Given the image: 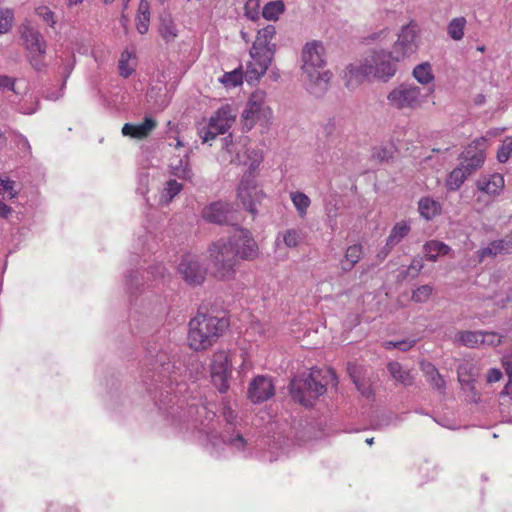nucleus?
Wrapping results in <instances>:
<instances>
[{
	"label": "nucleus",
	"instance_id": "f257e3e1",
	"mask_svg": "<svg viewBox=\"0 0 512 512\" xmlns=\"http://www.w3.org/2000/svg\"><path fill=\"white\" fill-rule=\"evenodd\" d=\"M142 381L150 393H154V399L160 410H164L167 416H171L172 424L180 432L189 429L190 423L194 428L200 424V420L204 415H198L195 409L189 412L191 406H205L200 403H187V407L180 405L179 399L173 402V398H169V407H166L165 401L162 399L164 389L166 397L170 393H174V397L184 396L188 386L187 382H194L198 376L203 373V365L190 358L189 366L184 369V361L180 354L179 348L172 343L153 342L149 343L146 348V354L143 363Z\"/></svg>",
	"mask_w": 512,
	"mask_h": 512
},
{
	"label": "nucleus",
	"instance_id": "f03ea898",
	"mask_svg": "<svg viewBox=\"0 0 512 512\" xmlns=\"http://www.w3.org/2000/svg\"><path fill=\"white\" fill-rule=\"evenodd\" d=\"M208 252L215 277L225 280L233 275L238 258L254 260L258 257L259 249L251 232L239 228L234 231L228 241L221 239L214 242Z\"/></svg>",
	"mask_w": 512,
	"mask_h": 512
},
{
	"label": "nucleus",
	"instance_id": "7ed1b4c3",
	"mask_svg": "<svg viewBox=\"0 0 512 512\" xmlns=\"http://www.w3.org/2000/svg\"><path fill=\"white\" fill-rule=\"evenodd\" d=\"M193 409L198 415H204L197 428L206 435L208 443L216 454L220 455L224 447L243 455L250 452L252 442L236 430L237 415L229 403H225L222 408V415L227 425L224 435H218L216 431L214 424L216 414L212 409L208 406H191L189 412L192 413Z\"/></svg>",
	"mask_w": 512,
	"mask_h": 512
},
{
	"label": "nucleus",
	"instance_id": "20e7f679",
	"mask_svg": "<svg viewBox=\"0 0 512 512\" xmlns=\"http://www.w3.org/2000/svg\"><path fill=\"white\" fill-rule=\"evenodd\" d=\"M247 140L248 138L244 137L236 148L232 140V135L229 134L222 139V148L229 154L235 151V156L230 159L231 163L248 166V171L243 174L239 183L237 198L247 211L255 215L257 212L256 206L264 196L255 180V171L262 162L263 155L260 150L246 148Z\"/></svg>",
	"mask_w": 512,
	"mask_h": 512
},
{
	"label": "nucleus",
	"instance_id": "39448f33",
	"mask_svg": "<svg viewBox=\"0 0 512 512\" xmlns=\"http://www.w3.org/2000/svg\"><path fill=\"white\" fill-rule=\"evenodd\" d=\"M302 82L305 89L315 97H322L329 89L332 72L325 70L327 51L323 42L308 41L301 51Z\"/></svg>",
	"mask_w": 512,
	"mask_h": 512
},
{
	"label": "nucleus",
	"instance_id": "423d86ee",
	"mask_svg": "<svg viewBox=\"0 0 512 512\" xmlns=\"http://www.w3.org/2000/svg\"><path fill=\"white\" fill-rule=\"evenodd\" d=\"M229 323L224 317L198 312L189 322L188 344L195 351L214 345Z\"/></svg>",
	"mask_w": 512,
	"mask_h": 512
},
{
	"label": "nucleus",
	"instance_id": "0eeeda50",
	"mask_svg": "<svg viewBox=\"0 0 512 512\" xmlns=\"http://www.w3.org/2000/svg\"><path fill=\"white\" fill-rule=\"evenodd\" d=\"M485 152L476 144H470L460 154L457 166L448 174L445 187L448 191H457L464 182L474 175L485 162Z\"/></svg>",
	"mask_w": 512,
	"mask_h": 512
},
{
	"label": "nucleus",
	"instance_id": "6e6552de",
	"mask_svg": "<svg viewBox=\"0 0 512 512\" xmlns=\"http://www.w3.org/2000/svg\"><path fill=\"white\" fill-rule=\"evenodd\" d=\"M274 36L275 34H257L250 49L252 61L247 64L245 72L248 82L259 80L270 66L276 51Z\"/></svg>",
	"mask_w": 512,
	"mask_h": 512
},
{
	"label": "nucleus",
	"instance_id": "1a4fd4ad",
	"mask_svg": "<svg viewBox=\"0 0 512 512\" xmlns=\"http://www.w3.org/2000/svg\"><path fill=\"white\" fill-rule=\"evenodd\" d=\"M326 390V383H322L321 371L317 369H312L309 374L294 377L290 383L292 399L305 407L313 406Z\"/></svg>",
	"mask_w": 512,
	"mask_h": 512
},
{
	"label": "nucleus",
	"instance_id": "9d476101",
	"mask_svg": "<svg viewBox=\"0 0 512 512\" xmlns=\"http://www.w3.org/2000/svg\"><path fill=\"white\" fill-rule=\"evenodd\" d=\"M428 94L414 83L403 82L394 86L387 94V105L398 111H415L426 102Z\"/></svg>",
	"mask_w": 512,
	"mask_h": 512
},
{
	"label": "nucleus",
	"instance_id": "9b49d317",
	"mask_svg": "<svg viewBox=\"0 0 512 512\" xmlns=\"http://www.w3.org/2000/svg\"><path fill=\"white\" fill-rule=\"evenodd\" d=\"M504 186V177L499 173L481 175L475 181L476 189L472 199L473 208L478 212L485 210L501 194Z\"/></svg>",
	"mask_w": 512,
	"mask_h": 512
},
{
	"label": "nucleus",
	"instance_id": "f8f14e48",
	"mask_svg": "<svg viewBox=\"0 0 512 512\" xmlns=\"http://www.w3.org/2000/svg\"><path fill=\"white\" fill-rule=\"evenodd\" d=\"M125 285L130 293L143 287H159L165 285L170 279V273L161 263H155L139 275L138 271L131 270L125 275Z\"/></svg>",
	"mask_w": 512,
	"mask_h": 512
},
{
	"label": "nucleus",
	"instance_id": "ddd939ff",
	"mask_svg": "<svg viewBox=\"0 0 512 512\" xmlns=\"http://www.w3.org/2000/svg\"><path fill=\"white\" fill-rule=\"evenodd\" d=\"M371 77L381 82H388L398 71V63L388 50H373L364 57Z\"/></svg>",
	"mask_w": 512,
	"mask_h": 512
},
{
	"label": "nucleus",
	"instance_id": "4468645a",
	"mask_svg": "<svg viewBox=\"0 0 512 512\" xmlns=\"http://www.w3.org/2000/svg\"><path fill=\"white\" fill-rule=\"evenodd\" d=\"M237 113L229 105L220 107L209 119L207 126L199 128L203 142L213 140L218 134H224L236 121Z\"/></svg>",
	"mask_w": 512,
	"mask_h": 512
},
{
	"label": "nucleus",
	"instance_id": "2eb2a0df",
	"mask_svg": "<svg viewBox=\"0 0 512 512\" xmlns=\"http://www.w3.org/2000/svg\"><path fill=\"white\" fill-rule=\"evenodd\" d=\"M231 360L225 351H218L213 355L211 362V380L220 393L229 388L228 380L231 375Z\"/></svg>",
	"mask_w": 512,
	"mask_h": 512
},
{
	"label": "nucleus",
	"instance_id": "dca6fc26",
	"mask_svg": "<svg viewBox=\"0 0 512 512\" xmlns=\"http://www.w3.org/2000/svg\"><path fill=\"white\" fill-rule=\"evenodd\" d=\"M178 272L187 284L193 286L202 284L206 275V269L198 257L191 254L183 256L178 266Z\"/></svg>",
	"mask_w": 512,
	"mask_h": 512
},
{
	"label": "nucleus",
	"instance_id": "f3484780",
	"mask_svg": "<svg viewBox=\"0 0 512 512\" xmlns=\"http://www.w3.org/2000/svg\"><path fill=\"white\" fill-rule=\"evenodd\" d=\"M398 37L393 43L389 53L397 63L405 61L414 55L420 46L419 34H397Z\"/></svg>",
	"mask_w": 512,
	"mask_h": 512
},
{
	"label": "nucleus",
	"instance_id": "a211bd4d",
	"mask_svg": "<svg viewBox=\"0 0 512 512\" xmlns=\"http://www.w3.org/2000/svg\"><path fill=\"white\" fill-rule=\"evenodd\" d=\"M267 93L257 89L249 97L246 103V117L248 113L259 112L262 115L264 130H268L272 123L273 111L267 105Z\"/></svg>",
	"mask_w": 512,
	"mask_h": 512
},
{
	"label": "nucleus",
	"instance_id": "6ab92c4d",
	"mask_svg": "<svg viewBox=\"0 0 512 512\" xmlns=\"http://www.w3.org/2000/svg\"><path fill=\"white\" fill-rule=\"evenodd\" d=\"M368 65L365 58L359 63L348 64L342 72V80L349 90H355L360 87L369 77Z\"/></svg>",
	"mask_w": 512,
	"mask_h": 512
},
{
	"label": "nucleus",
	"instance_id": "aec40b11",
	"mask_svg": "<svg viewBox=\"0 0 512 512\" xmlns=\"http://www.w3.org/2000/svg\"><path fill=\"white\" fill-rule=\"evenodd\" d=\"M275 393V386L270 377L257 376L250 383L248 394L249 398L254 403H259L268 400Z\"/></svg>",
	"mask_w": 512,
	"mask_h": 512
},
{
	"label": "nucleus",
	"instance_id": "412c9836",
	"mask_svg": "<svg viewBox=\"0 0 512 512\" xmlns=\"http://www.w3.org/2000/svg\"><path fill=\"white\" fill-rule=\"evenodd\" d=\"M23 45L25 46L26 50L28 51L30 57H31V64L36 68L39 69L40 62L38 60V57L43 55L46 50V44L43 40L42 34H21Z\"/></svg>",
	"mask_w": 512,
	"mask_h": 512
},
{
	"label": "nucleus",
	"instance_id": "4be33fe9",
	"mask_svg": "<svg viewBox=\"0 0 512 512\" xmlns=\"http://www.w3.org/2000/svg\"><path fill=\"white\" fill-rule=\"evenodd\" d=\"M157 122L151 117H145L142 123H126L122 127V134L135 139H144L156 128Z\"/></svg>",
	"mask_w": 512,
	"mask_h": 512
},
{
	"label": "nucleus",
	"instance_id": "5701e85b",
	"mask_svg": "<svg viewBox=\"0 0 512 512\" xmlns=\"http://www.w3.org/2000/svg\"><path fill=\"white\" fill-rule=\"evenodd\" d=\"M229 213V204L217 201L206 206L202 211V217L214 224H223L227 222Z\"/></svg>",
	"mask_w": 512,
	"mask_h": 512
},
{
	"label": "nucleus",
	"instance_id": "b1692460",
	"mask_svg": "<svg viewBox=\"0 0 512 512\" xmlns=\"http://www.w3.org/2000/svg\"><path fill=\"white\" fill-rule=\"evenodd\" d=\"M189 153L187 150L183 155H177L171 159L169 168L173 176L182 180L192 179L193 172L190 166Z\"/></svg>",
	"mask_w": 512,
	"mask_h": 512
},
{
	"label": "nucleus",
	"instance_id": "393cba45",
	"mask_svg": "<svg viewBox=\"0 0 512 512\" xmlns=\"http://www.w3.org/2000/svg\"><path fill=\"white\" fill-rule=\"evenodd\" d=\"M512 253V231L510 236L505 239L496 240L491 242L487 247L478 251L479 258L484 260L487 257H494L498 254Z\"/></svg>",
	"mask_w": 512,
	"mask_h": 512
},
{
	"label": "nucleus",
	"instance_id": "a878e982",
	"mask_svg": "<svg viewBox=\"0 0 512 512\" xmlns=\"http://www.w3.org/2000/svg\"><path fill=\"white\" fill-rule=\"evenodd\" d=\"M137 67L136 50L134 47H127L120 55L118 61L119 74L123 78L132 75Z\"/></svg>",
	"mask_w": 512,
	"mask_h": 512
},
{
	"label": "nucleus",
	"instance_id": "bb28decb",
	"mask_svg": "<svg viewBox=\"0 0 512 512\" xmlns=\"http://www.w3.org/2000/svg\"><path fill=\"white\" fill-rule=\"evenodd\" d=\"M410 225L406 221L397 222L390 231V234L386 240L384 256H386L390 250L402 241L410 232Z\"/></svg>",
	"mask_w": 512,
	"mask_h": 512
},
{
	"label": "nucleus",
	"instance_id": "cd10ccee",
	"mask_svg": "<svg viewBox=\"0 0 512 512\" xmlns=\"http://www.w3.org/2000/svg\"><path fill=\"white\" fill-rule=\"evenodd\" d=\"M304 239V233L301 229L291 228L279 233L275 240L276 247L284 244L287 248H296Z\"/></svg>",
	"mask_w": 512,
	"mask_h": 512
},
{
	"label": "nucleus",
	"instance_id": "c85d7f7f",
	"mask_svg": "<svg viewBox=\"0 0 512 512\" xmlns=\"http://www.w3.org/2000/svg\"><path fill=\"white\" fill-rule=\"evenodd\" d=\"M418 210L422 217L431 220L440 214L441 205L431 197H423L418 202Z\"/></svg>",
	"mask_w": 512,
	"mask_h": 512
},
{
	"label": "nucleus",
	"instance_id": "c756f323",
	"mask_svg": "<svg viewBox=\"0 0 512 512\" xmlns=\"http://www.w3.org/2000/svg\"><path fill=\"white\" fill-rule=\"evenodd\" d=\"M420 366L430 384L438 391L443 392L445 389V381L439 374L437 368L429 362H422Z\"/></svg>",
	"mask_w": 512,
	"mask_h": 512
},
{
	"label": "nucleus",
	"instance_id": "7c9ffc66",
	"mask_svg": "<svg viewBox=\"0 0 512 512\" xmlns=\"http://www.w3.org/2000/svg\"><path fill=\"white\" fill-rule=\"evenodd\" d=\"M388 371L393 379L403 385H412L413 377L410 372L403 368L398 362H390L387 365Z\"/></svg>",
	"mask_w": 512,
	"mask_h": 512
},
{
	"label": "nucleus",
	"instance_id": "2f4dec72",
	"mask_svg": "<svg viewBox=\"0 0 512 512\" xmlns=\"http://www.w3.org/2000/svg\"><path fill=\"white\" fill-rule=\"evenodd\" d=\"M413 77L422 85L431 84L434 81L432 66L429 62L416 65L412 71Z\"/></svg>",
	"mask_w": 512,
	"mask_h": 512
},
{
	"label": "nucleus",
	"instance_id": "473e14b6",
	"mask_svg": "<svg viewBox=\"0 0 512 512\" xmlns=\"http://www.w3.org/2000/svg\"><path fill=\"white\" fill-rule=\"evenodd\" d=\"M285 11V4L282 0L270 1L264 5L261 15L268 21H277Z\"/></svg>",
	"mask_w": 512,
	"mask_h": 512
},
{
	"label": "nucleus",
	"instance_id": "72a5a7b5",
	"mask_svg": "<svg viewBox=\"0 0 512 512\" xmlns=\"http://www.w3.org/2000/svg\"><path fill=\"white\" fill-rule=\"evenodd\" d=\"M362 256L361 245L349 246L346 250L344 259L341 261V269L345 272L350 271Z\"/></svg>",
	"mask_w": 512,
	"mask_h": 512
},
{
	"label": "nucleus",
	"instance_id": "f704fd0d",
	"mask_svg": "<svg viewBox=\"0 0 512 512\" xmlns=\"http://www.w3.org/2000/svg\"><path fill=\"white\" fill-rule=\"evenodd\" d=\"M182 189L183 185L177 180L171 179L167 181L160 195V204L168 205Z\"/></svg>",
	"mask_w": 512,
	"mask_h": 512
},
{
	"label": "nucleus",
	"instance_id": "c9c22d12",
	"mask_svg": "<svg viewBox=\"0 0 512 512\" xmlns=\"http://www.w3.org/2000/svg\"><path fill=\"white\" fill-rule=\"evenodd\" d=\"M291 201L300 218H304L311 204L310 198L303 192L295 191L290 193Z\"/></svg>",
	"mask_w": 512,
	"mask_h": 512
},
{
	"label": "nucleus",
	"instance_id": "e433bc0d",
	"mask_svg": "<svg viewBox=\"0 0 512 512\" xmlns=\"http://www.w3.org/2000/svg\"><path fill=\"white\" fill-rule=\"evenodd\" d=\"M426 257L429 261H436L439 255H446L450 251L449 246L439 241H429L424 245Z\"/></svg>",
	"mask_w": 512,
	"mask_h": 512
},
{
	"label": "nucleus",
	"instance_id": "4c0bfd02",
	"mask_svg": "<svg viewBox=\"0 0 512 512\" xmlns=\"http://www.w3.org/2000/svg\"><path fill=\"white\" fill-rule=\"evenodd\" d=\"M356 365L349 363L347 370L348 373L353 380L355 386L357 387V390L361 393L362 396L366 398H371L373 395V391L371 388V385L368 382L361 381L359 377L356 375Z\"/></svg>",
	"mask_w": 512,
	"mask_h": 512
},
{
	"label": "nucleus",
	"instance_id": "58836bf2",
	"mask_svg": "<svg viewBox=\"0 0 512 512\" xmlns=\"http://www.w3.org/2000/svg\"><path fill=\"white\" fill-rule=\"evenodd\" d=\"M481 331H461L456 335V341L463 346L475 348L479 346Z\"/></svg>",
	"mask_w": 512,
	"mask_h": 512
},
{
	"label": "nucleus",
	"instance_id": "ea45409f",
	"mask_svg": "<svg viewBox=\"0 0 512 512\" xmlns=\"http://www.w3.org/2000/svg\"><path fill=\"white\" fill-rule=\"evenodd\" d=\"M241 123L244 131H250L256 126V124H259V126L262 128V132L266 131L264 130L262 115L259 112H253L248 113V116L246 117V107L241 114Z\"/></svg>",
	"mask_w": 512,
	"mask_h": 512
},
{
	"label": "nucleus",
	"instance_id": "a19ab883",
	"mask_svg": "<svg viewBox=\"0 0 512 512\" xmlns=\"http://www.w3.org/2000/svg\"><path fill=\"white\" fill-rule=\"evenodd\" d=\"M10 138L11 142L17 147L20 153L25 156L30 154L31 146L28 139L24 135L17 132H12L10 134Z\"/></svg>",
	"mask_w": 512,
	"mask_h": 512
},
{
	"label": "nucleus",
	"instance_id": "79ce46f5",
	"mask_svg": "<svg viewBox=\"0 0 512 512\" xmlns=\"http://www.w3.org/2000/svg\"><path fill=\"white\" fill-rule=\"evenodd\" d=\"M243 75L242 72L235 69L231 72L225 73L219 81L225 85V87H236L242 84Z\"/></svg>",
	"mask_w": 512,
	"mask_h": 512
},
{
	"label": "nucleus",
	"instance_id": "37998d69",
	"mask_svg": "<svg viewBox=\"0 0 512 512\" xmlns=\"http://www.w3.org/2000/svg\"><path fill=\"white\" fill-rule=\"evenodd\" d=\"M136 21L138 32H146L148 30L149 12L147 3H140L139 13L137 15Z\"/></svg>",
	"mask_w": 512,
	"mask_h": 512
},
{
	"label": "nucleus",
	"instance_id": "c03bdc74",
	"mask_svg": "<svg viewBox=\"0 0 512 512\" xmlns=\"http://www.w3.org/2000/svg\"><path fill=\"white\" fill-rule=\"evenodd\" d=\"M416 344V339H403L399 341H385L383 347L386 350L399 349L403 352L410 350Z\"/></svg>",
	"mask_w": 512,
	"mask_h": 512
},
{
	"label": "nucleus",
	"instance_id": "a18cd8bd",
	"mask_svg": "<svg viewBox=\"0 0 512 512\" xmlns=\"http://www.w3.org/2000/svg\"><path fill=\"white\" fill-rule=\"evenodd\" d=\"M245 16L252 20L257 21L260 19V0H247L244 6Z\"/></svg>",
	"mask_w": 512,
	"mask_h": 512
},
{
	"label": "nucleus",
	"instance_id": "49530a36",
	"mask_svg": "<svg viewBox=\"0 0 512 512\" xmlns=\"http://www.w3.org/2000/svg\"><path fill=\"white\" fill-rule=\"evenodd\" d=\"M27 99L25 101L18 103V111L22 114H33L37 110L38 101L36 100V97H34L32 94H26Z\"/></svg>",
	"mask_w": 512,
	"mask_h": 512
},
{
	"label": "nucleus",
	"instance_id": "de8ad7c7",
	"mask_svg": "<svg viewBox=\"0 0 512 512\" xmlns=\"http://www.w3.org/2000/svg\"><path fill=\"white\" fill-rule=\"evenodd\" d=\"M14 22V13L11 9L0 10V32H9Z\"/></svg>",
	"mask_w": 512,
	"mask_h": 512
},
{
	"label": "nucleus",
	"instance_id": "09e8293b",
	"mask_svg": "<svg viewBox=\"0 0 512 512\" xmlns=\"http://www.w3.org/2000/svg\"><path fill=\"white\" fill-rule=\"evenodd\" d=\"M512 153V137H506L497 151V159L500 163H505Z\"/></svg>",
	"mask_w": 512,
	"mask_h": 512
},
{
	"label": "nucleus",
	"instance_id": "8fccbe9b",
	"mask_svg": "<svg viewBox=\"0 0 512 512\" xmlns=\"http://www.w3.org/2000/svg\"><path fill=\"white\" fill-rule=\"evenodd\" d=\"M433 291L432 286L422 285L416 288L412 294V300L418 303H423L429 299Z\"/></svg>",
	"mask_w": 512,
	"mask_h": 512
},
{
	"label": "nucleus",
	"instance_id": "3c124183",
	"mask_svg": "<svg viewBox=\"0 0 512 512\" xmlns=\"http://www.w3.org/2000/svg\"><path fill=\"white\" fill-rule=\"evenodd\" d=\"M137 245L141 246L142 250L153 251L157 247L155 237L148 232L138 237Z\"/></svg>",
	"mask_w": 512,
	"mask_h": 512
},
{
	"label": "nucleus",
	"instance_id": "603ef678",
	"mask_svg": "<svg viewBox=\"0 0 512 512\" xmlns=\"http://www.w3.org/2000/svg\"><path fill=\"white\" fill-rule=\"evenodd\" d=\"M125 94L118 92L115 95L105 96L103 101L109 109L119 110L124 101Z\"/></svg>",
	"mask_w": 512,
	"mask_h": 512
},
{
	"label": "nucleus",
	"instance_id": "864d4df0",
	"mask_svg": "<svg viewBox=\"0 0 512 512\" xmlns=\"http://www.w3.org/2000/svg\"><path fill=\"white\" fill-rule=\"evenodd\" d=\"M36 14L51 28H54L55 15L47 6H40L36 9Z\"/></svg>",
	"mask_w": 512,
	"mask_h": 512
},
{
	"label": "nucleus",
	"instance_id": "5fc2aeb1",
	"mask_svg": "<svg viewBox=\"0 0 512 512\" xmlns=\"http://www.w3.org/2000/svg\"><path fill=\"white\" fill-rule=\"evenodd\" d=\"M501 343V337L494 332H481V337L479 341L480 344L488 345V346H497Z\"/></svg>",
	"mask_w": 512,
	"mask_h": 512
},
{
	"label": "nucleus",
	"instance_id": "6e6d98bb",
	"mask_svg": "<svg viewBox=\"0 0 512 512\" xmlns=\"http://www.w3.org/2000/svg\"><path fill=\"white\" fill-rule=\"evenodd\" d=\"M15 79L6 75H0V91L2 90H10L13 91L16 95L20 94V91L15 86Z\"/></svg>",
	"mask_w": 512,
	"mask_h": 512
},
{
	"label": "nucleus",
	"instance_id": "4d7b16f0",
	"mask_svg": "<svg viewBox=\"0 0 512 512\" xmlns=\"http://www.w3.org/2000/svg\"><path fill=\"white\" fill-rule=\"evenodd\" d=\"M47 512H80L78 508L74 506H63L58 502H49L47 504Z\"/></svg>",
	"mask_w": 512,
	"mask_h": 512
},
{
	"label": "nucleus",
	"instance_id": "13d9d810",
	"mask_svg": "<svg viewBox=\"0 0 512 512\" xmlns=\"http://www.w3.org/2000/svg\"><path fill=\"white\" fill-rule=\"evenodd\" d=\"M372 157L380 162L387 161L392 157V151L386 147H376L373 149Z\"/></svg>",
	"mask_w": 512,
	"mask_h": 512
},
{
	"label": "nucleus",
	"instance_id": "bf43d9fd",
	"mask_svg": "<svg viewBox=\"0 0 512 512\" xmlns=\"http://www.w3.org/2000/svg\"><path fill=\"white\" fill-rule=\"evenodd\" d=\"M472 367H469L468 364L460 365L458 368V378L461 384H469V379H464V376H469L470 378H474L476 374L472 371Z\"/></svg>",
	"mask_w": 512,
	"mask_h": 512
},
{
	"label": "nucleus",
	"instance_id": "052dcab7",
	"mask_svg": "<svg viewBox=\"0 0 512 512\" xmlns=\"http://www.w3.org/2000/svg\"><path fill=\"white\" fill-rule=\"evenodd\" d=\"M466 26V19L464 17L454 18L448 27V32H463Z\"/></svg>",
	"mask_w": 512,
	"mask_h": 512
},
{
	"label": "nucleus",
	"instance_id": "680f3d73",
	"mask_svg": "<svg viewBox=\"0 0 512 512\" xmlns=\"http://www.w3.org/2000/svg\"><path fill=\"white\" fill-rule=\"evenodd\" d=\"M423 268V261L420 258H415L412 260L410 266L408 267L407 273L411 277L418 276L419 272Z\"/></svg>",
	"mask_w": 512,
	"mask_h": 512
},
{
	"label": "nucleus",
	"instance_id": "e2e57ef3",
	"mask_svg": "<svg viewBox=\"0 0 512 512\" xmlns=\"http://www.w3.org/2000/svg\"><path fill=\"white\" fill-rule=\"evenodd\" d=\"M326 215L328 217L329 225L333 227L336 224V218L338 216V208L336 205L326 206Z\"/></svg>",
	"mask_w": 512,
	"mask_h": 512
},
{
	"label": "nucleus",
	"instance_id": "0e129e2a",
	"mask_svg": "<svg viewBox=\"0 0 512 512\" xmlns=\"http://www.w3.org/2000/svg\"><path fill=\"white\" fill-rule=\"evenodd\" d=\"M14 184V181L0 178V194L9 193L13 195L12 191L14 190Z\"/></svg>",
	"mask_w": 512,
	"mask_h": 512
},
{
	"label": "nucleus",
	"instance_id": "69168bd1",
	"mask_svg": "<svg viewBox=\"0 0 512 512\" xmlns=\"http://www.w3.org/2000/svg\"><path fill=\"white\" fill-rule=\"evenodd\" d=\"M501 378H502V372L497 368H491V369H489V371L487 373L486 380L488 383H495V382L500 381Z\"/></svg>",
	"mask_w": 512,
	"mask_h": 512
},
{
	"label": "nucleus",
	"instance_id": "338daca9",
	"mask_svg": "<svg viewBox=\"0 0 512 512\" xmlns=\"http://www.w3.org/2000/svg\"><path fill=\"white\" fill-rule=\"evenodd\" d=\"M11 212H12L11 207H9L2 200H0V217L8 218V216L11 214Z\"/></svg>",
	"mask_w": 512,
	"mask_h": 512
},
{
	"label": "nucleus",
	"instance_id": "774afa93",
	"mask_svg": "<svg viewBox=\"0 0 512 512\" xmlns=\"http://www.w3.org/2000/svg\"><path fill=\"white\" fill-rule=\"evenodd\" d=\"M63 88H64V83L62 84L61 88L58 91L47 93L46 98L49 100H54V101L58 100L63 95Z\"/></svg>",
	"mask_w": 512,
	"mask_h": 512
}]
</instances>
